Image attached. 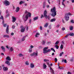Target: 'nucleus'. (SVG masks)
<instances>
[{"label": "nucleus", "mask_w": 74, "mask_h": 74, "mask_svg": "<svg viewBox=\"0 0 74 74\" xmlns=\"http://www.w3.org/2000/svg\"><path fill=\"white\" fill-rule=\"evenodd\" d=\"M69 15H71V14L70 13V12H69L68 13H66L65 14L64 18L66 21H68L69 20Z\"/></svg>", "instance_id": "obj_1"}, {"label": "nucleus", "mask_w": 74, "mask_h": 74, "mask_svg": "<svg viewBox=\"0 0 74 74\" xmlns=\"http://www.w3.org/2000/svg\"><path fill=\"white\" fill-rule=\"evenodd\" d=\"M47 49H48V47H45L44 48V49L43 50V53H47V52H51V49H48L47 50Z\"/></svg>", "instance_id": "obj_2"}, {"label": "nucleus", "mask_w": 74, "mask_h": 74, "mask_svg": "<svg viewBox=\"0 0 74 74\" xmlns=\"http://www.w3.org/2000/svg\"><path fill=\"white\" fill-rule=\"evenodd\" d=\"M44 17H45L46 19H47V18H48V19H49V17L47 16V10H45V11L44 12Z\"/></svg>", "instance_id": "obj_3"}, {"label": "nucleus", "mask_w": 74, "mask_h": 74, "mask_svg": "<svg viewBox=\"0 0 74 74\" xmlns=\"http://www.w3.org/2000/svg\"><path fill=\"white\" fill-rule=\"evenodd\" d=\"M4 3L5 5H10V2L6 0L4 1Z\"/></svg>", "instance_id": "obj_4"}, {"label": "nucleus", "mask_w": 74, "mask_h": 74, "mask_svg": "<svg viewBox=\"0 0 74 74\" xmlns=\"http://www.w3.org/2000/svg\"><path fill=\"white\" fill-rule=\"evenodd\" d=\"M52 12V14H51V16H53V17H55V16L56 15V11L54 12Z\"/></svg>", "instance_id": "obj_5"}, {"label": "nucleus", "mask_w": 74, "mask_h": 74, "mask_svg": "<svg viewBox=\"0 0 74 74\" xmlns=\"http://www.w3.org/2000/svg\"><path fill=\"white\" fill-rule=\"evenodd\" d=\"M56 7L55 6L53 8V9H51V11L53 12H56Z\"/></svg>", "instance_id": "obj_6"}, {"label": "nucleus", "mask_w": 74, "mask_h": 74, "mask_svg": "<svg viewBox=\"0 0 74 74\" xmlns=\"http://www.w3.org/2000/svg\"><path fill=\"white\" fill-rule=\"evenodd\" d=\"M38 55V53H35V52H34L33 53L31 54L30 55V56H37Z\"/></svg>", "instance_id": "obj_7"}, {"label": "nucleus", "mask_w": 74, "mask_h": 74, "mask_svg": "<svg viewBox=\"0 0 74 74\" xmlns=\"http://www.w3.org/2000/svg\"><path fill=\"white\" fill-rule=\"evenodd\" d=\"M9 31V25H8L6 27V32L7 33H8V32Z\"/></svg>", "instance_id": "obj_8"}, {"label": "nucleus", "mask_w": 74, "mask_h": 74, "mask_svg": "<svg viewBox=\"0 0 74 74\" xmlns=\"http://www.w3.org/2000/svg\"><path fill=\"white\" fill-rule=\"evenodd\" d=\"M6 59L7 60H8L9 61L11 60V58L9 56H8L6 57Z\"/></svg>", "instance_id": "obj_9"}, {"label": "nucleus", "mask_w": 74, "mask_h": 74, "mask_svg": "<svg viewBox=\"0 0 74 74\" xmlns=\"http://www.w3.org/2000/svg\"><path fill=\"white\" fill-rule=\"evenodd\" d=\"M27 36V35H26L25 36H23L21 39V41H24L25 40V38H26V36Z\"/></svg>", "instance_id": "obj_10"}, {"label": "nucleus", "mask_w": 74, "mask_h": 74, "mask_svg": "<svg viewBox=\"0 0 74 74\" xmlns=\"http://www.w3.org/2000/svg\"><path fill=\"white\" fill-rule=\"evenodd\" d=\"M46 4V2L45 1H44L43 3V8H45V7Z\"/></svg>", "instance_id": "obj_11"}, {"label": "nucleus", "mask_w": 74, "mask_h": 74, "mask_svg": "<svg viewBox=\"0 0 74 74\" xmlns=\"http://www.w3.org/2000/svg\"><path fill=\"white\" fill-rule=\"evenodd\" d=\"M5 64H8V66H10V63L8 61H6L5 62Z\"/></svg>", "instance_id": "obj_12"}, {"label": "nucleus", "mask_w": 74, "mask_h": 74, "mask_svg": "<svg viewBox=\"0 0 74 74\" xmlns=\"http://www.w3.org/2000/svg\"><path fill=\"white\" fill-rule=\"evenodd\" d=\"M3 38H5V37H7V38H9L10 37V36L9 35H4L3 36Z\"/></svg>", "instance_id": "obj_13"}, {"label": "nucleus", "mask_w": 74, "mask_h": 74, "mask_svg": "<svg viewBox=\"0 0 74 74\" xmlns=\"http://www.w3.org/2000/svg\"><path fill=\"white\" fill-rule=\"evenodd\" d=\"M2 51L3 52H5V48L3 46H1V47Z\"/></svg>", "instance_id": "obj_14"}, {"label": "nucleus", "mask_w": 74, "mask_h": 74, "mask_svg": "<svg viewBox=\"0 0 74 74\" xmlns=\"http://www.w3.org/2000/svg\"><path fill=\"white\" fill-rule=\"evenodd\" d=\"M14 50V49H13V48L12 47H11L10 49H9V52H12L13 51V50Z\"/></svg>", "instance_id": "obj_15"}, {"label": "nucleus", "mask_w": 74, "mask_h": 74, "mask_svg": "<svg viewBox=\"0 0 74 74\" xmlns=\"http://www.w3.org/2000/svg\"><path fill=\"white\" fill-rule=\"evenodd\" d=\"M50 69L51 72L52 73V74H54L55 73H54V71H53V70L52 69L51 67L50 68Z\"/></svg>", "instance_id": "obj_16"}, {"label": "nucleus", "mask_w": 74, "mask_h": 74, "mask_svg": "<svg viewBox=\"0 0 74 74\" xmlns=\"http://www.w3.org/2000/svg\"><path fill=\"white\" fill-rule=\"evenodd\" d=\"M30 66L31 68H34V65L33 63H31L30 64Z\"/></svg>", "instance_id": "obj_17"}, {"label": "nucleus", "mask_w": 74, "mask_h": 74, "mask_svg": "<svg viewBox=\"0 0 74 74\" xmlns=\"http://www.w3.org/2000/svg\"><path fill=\"white\" fill-rule=\"evenodd\" d=\"M55 21H56V19L52 18L50 20V22H55Z\"/></svg>", "instance_id": "obj_18"}, {"label": "nucleus", "mask_w": 74, "mask_h": 74, "mask_svg": "<svg viewBox=\"0 0 74 74\" xmlns=\"http://www.w3.org/2000/svg\"><path fill=\"white\" fill-rule=\"evenodd\" d=\"M70 30H73V27L72 26H70L69 27Z\"/></svg>", "instance_id": "obj_19"}, {"label": "nucleus", "mask_w": 74, "mask_h": 74, "mask_svg": "<svg viewBox=\"0 0 74 74\" xmlns=\"http://www.w3.org/2000/svg\"><path fill=\"white\" fill-rule=\"evenodd\" d=\"M25 28H23V29H21V31L22 33H23L25 32Z\"/></svg>", "instance_id": "obj_20"}, {"label": "nucleus", "mask_w": 74, "mask_h": 74, "mask_svg": "<svg viewBox=\"0 0 74 74\" xmlns=\"http://www.w3.org/2000/svg\"><path fill=\"white\" fill-rule=\"evenodd\" d=\"M16 18L14 17H13V19L12 20V22H15V21H16Z\"/></svg>", "instance_id": "obj_21"}, {"label": "nucleus", "mask_w": 74, "mask_h": 74, "mask_svg": "<svg viewBox=\"0 0 74 74\" xmlns=\"http://www.w3.org/2000/svg\"><path fill=\"white\" fill-rule=\"evenodd\" d=\"M3 70L4 71H7V70H8V68L6 67H3Z\"/></svg>", "instance_id": "obj_22"}, {"label": "nucleus", "mask_w": 74, "mask_h": 74, "mask_svg": "<svg viewBox=\"0 0 74 74\" xmlns=\"http://www.w3.org/2000/svg\"><path fill=\"white\" fill-rule=\"evenodd\" d=\"M48 23H46V24H45V25H44V27H48Z\"/></svg>", "instance_id": "obj_23"}, {"label": "nucleus", "mask_w": 74, "mask_h": 74, "mask_svg": "<svg viewBox=\"0 0 74 74\" xmlns=\"http://www.w3.org/2000/svg\"><path fill=\"white\" fill-rule=\"evenodd\" d=\"M38 19V16H36L34 17V21H36V20H37Z\"/></svg>", "instance_id": "obj_24"}, {"label": "nucleus", "mask_w": 74, "mask_h": 74, "mask_svg": "<svg viewBox=\"0 0 74 74\" xmlns=\"http://www.w3.org/2000/svg\"><path fill=\"white\" fill-rule=\"evenodd\" d=\"M69 34V36H74V34L73 33H70Z\"/></svg>", "instance_id": "obj_25"}, {"label": "nucleus", "mask_w": 74, "mask_h": 74, "mask_svg": "<svg viewBox=\"0 0 74 74\" xmlns=\"http://www.w3.org/2000/svg\"><path fill=\"white\" fill-rule=\"evenodd\" d=\"M0 19H2L3 20L2 24L3 25L4 24V20H3V16H1V17L0 18Z\"/></svg>", "instance_id": "obj_26"}, {"label": "nucleus", "mask_w": 74, "mask_h": 74, "mask_svg": "<svg viewBox=\"0 0 74 74\" xmlns=\"http://www.w3.org/2000/svg\"><path fill=\"white\" fill-rule=\"evenodd\" d=\"M19 7H17L16 8V12H18L19 11Z\"/></svg>", "instance_id": "obj_27"}, {"label": "nucleus", "mask_w": 74, "mask_h": 74, "mask_svg": "<svg viewBox=\"0 0 74 74\" xmlns=\"http://www.w3.org/2000/svg\"><path fill=\"white\" fill-rule=\"evenodd\" d=\"M43 66L44 69H46V68H47V65L45 64H43Z\"/></svg>", "instance_id": "obj_28"}, {"label": "nucleus", "mask_w": 74, "mask_h": 74, "mask_svg": "<svg viewBox=\"0 0 74 74\" xmlns=\"http://www.w3.org/2000/svg\"><path fill=\"white\" fill-rule=\"evenodd\" d=\"M64 62V63H67V60H62V62Z\"/></svg>", "instance_id": "obj_29"}, {"label": "nucleus", "mask_w": 74, "mask_h": 74, "mask_svg": "<svg viewBox=\"0 0 74 74\" xmlns=\"http://www.w3.org/2000/svg\"><path fill=\"white\" fill-rule=\"evenodd\" d=\"M28 18H29V16L28 14H27L25 16V19H28Z\"/></svg>", "instance_id": "obj_30"}, {"label": "nucleus", "mask_w": 74, "mask_h": 74, "mask_svg": "<svg viewBox=\"0 0 74 74\" xmlns=\"http://www.w3.org/2000/svg\"><path fill=\"white\" fill-rule=\"evenodd\" d=\"M58 68L59 69H60V70H61L62 69H64V68H63V67H62V66L60 67V66H59V67H58Z\"/></svg>", "instance_id": "obj_31"}, {"label": "nucleus", "mask_w": 74, "mask_h": 74, "mask_svg": "<svg viewBox=\"0 0 74 74\" xmlns=\"http://www.w3.org/2000/svg\"><path fill=\"white\" fill-rule=\"evenodd\" d=\"M39 35H40V34L36 33L35 35V37H38V36H39Z\"/></svg>", "instance_id": "obj_32"}, {"label": "nucleus", "mask_w": 74, "mask_h": 74, "mask_svg": "<svg viewBox=\"0 0 74 74\" xmlns=\"http://www.w3.org/2000/svg\"><path fill=\"white\" fill-rule=\"evenodd\" d=\"M51 51H53L54 52H55V50L53 48H51Z\"/></svg>", "instance_id": "obj_33"}, {"label": "nucleus", "mask_w": 74, "mask_h": 74, "mask_svg": "<svg viewBox=\"0 0 74 74\" xmlns=\"http://www.w3.org/2000/svg\"><path fill=\"white\" fill-rule=\"evenodd\" d=\"M18 56L19 57H21V56H23V55L22 54H19L18 55Z\"/></svg>", "instance_id": "obj_34"}, {"label": "nucleus", "mask_w": 74, "mask_h": 74, "mask_svg": "<svg viewBox=\"0 0 74 74\" xmlns=\"http://www.w3.org/2000/svg\"><path fill=\"white\" fill-rule=\"evenodd\" d=\"M29 52H32V48H30L29 49Z\"/></svg>", "instance_id": "obj_35"}, {"label": "nucleus", "mask_w": 74, "mask_h": 74, "mask_svg": "<svg viewBox=\"0 0 74 74\" xmlns=\"http://www.w3.org/2000/svg\"><path fill=\"white\" fill-rule=\"evenodd\" d=\"M3 27H6V26H7V24H3Z\"/></svg>", "instance_id": "obj_36"}, {"label": "nucleus", "mask_w": 74, "mask_h": 74, "mask_svg": "<svg viewBox=\"0 0 74 74\" xmlns=\"http://www.w3.org/2000/svg\"><path fill=\"white\" fill-rule=\"evenodd\" d=\"M28 15H29V17H31V16H32V14H31V13H30V12H28Z\"/></svg>", "instance_id": "obj_37"}, {"label": "nucleus", "mask_w": 74, "mask_h": 74, "mask_svg": "<svg viewBox=\"0 0 74 74\" xmlns=\"http://www.w3.org/2000/svg\"><path fill=\"white\" fill-rule=\"evenodd\" d=\"M64 53L63 52H62L61 53H60V56H62V54H63Z\"/></svg>", "instance_id": "obj_38"}, {"label": "nucleus", "mask_w": 74, "mask_h": 74, "mask_svg": "<svg viewBox=\"0 0 74 74\" xmlns=\"http://www.w3.org/2000/svg\"><path fill=\"white\" fill-rule=\"evenodd\" d=\"M60 48V49H63V45H61Z\"/></svg>", "instance_id": "obj_39"}, {"label": "nucleus", "mask_w": 74, "mask_h": 74, "mask_svg": "<svg viewBox=\"0 0 74 74\" xmlns=\"http://www.w3.org/2000/svg\"><path fill=\"white\" fill-rule=\"evenodd\" d=\"M55 47L56 48V49H59V46H58V45H55Z\"/></svg>", "instance_id": "obj_40"}, {"label": "nucleus", "mask_w": 74, "mask_h": 74, "mask_svg": "<svg viewBox=\"0 0 74 74\" xmlns=\"http://www.w3.org/2000/svg\"><path fill=\"white\" fill-rule=\"evenodd\" d=\"M25 64L26 65H29V63H28V61H26Z\"/></svg>", "instance_id": "obj_41"}, {"label": "nucleus", "mask_w": 74, "mask_h": 74, "mask_svg": "<svg viewBox=\"0 0 74 74\" xmlns=\"http://www.w3.org/2000/svg\"><path fill=\"white\" fill-rule=\"evenodd\" d=\"M58 44H59V41H57L55 43V45H58Z\"/></svg>", "instance_id": "obj_42"}, {"label": "nucleus", "mask_w": 74, "mask_h": 74, "mask_svg": "<svg viewBox=\"0 0 74 74\" xmlns=\"http://www.w3.org/2000/svg\"><path fill=\"white\" fill-rule=\"evenodd\" d=\"M42 44L43 45H44L45 44V41H43L42 42Z\"/></svg>", "instance_id": "obj_43"}, {"label": "nucleus", "mask_w": 74, "mask_h": 74, "mask_svg": "<svg viewBox=\"0 0 74 74\" xmlns=\"http://www.w3.org/2000/svg\"><path fill=\"white\" fill-rule=\"evenodd\" d=\"M56 62H57V61H58V59L56 58H55V59L54 60Z\"/></svg>", "instance_id": "obj_44"}, {"label": "nucleus", "mask_w": 74, "mask_h": 74, "mask_svg": "<svg viewBox=\"0 0 74 74\" xmlns=\"http://www.w3.org/2000/svg\"><path fill=\"white\" fill-rule=\"evenodd\" d=\"M71 23H74V21L73 20H71Z\"/></svg>", "instance_id": "obj_45"}, {"label": "nucleus", "mask_w": 74, "mask_h": 74, "mask_svg": "<svg viewBox=\"0 0 74 74\" xmlns=\"http://www.w3.org/2000/svg\"><path fill=\"white\" fill-rule=\"evenodd\" d=\"M19 4L20 5L22 4H23V1H20V2Z\"/></svg>", "instance_id": "obj_46"}, {"label": "nucleus", "mask_w": 74, "mask_h": 74, "mask_svg": "<svg viewBox=\"0 0 74 74\" xmlns=\"http://www.w3.org/2000/svg\"><path fill=\"white\" fill-rule=\"evenodd\" d=\"M40 29L41 30H42V26H40Z\"/></svg>", "instance_id": "obj_47"}, {"label": "nucleus", "mask_w": 74, "mask_h": 74, "mask_svg": "<svg viewBox=\"0 0 74 74\" xmlns=\"http://www.w3.org/2000/svg\"><path fill=\"white\" fill-rule=\"evenodd\" d=\"M9 15H10V14H8L7 15H6V18H7V17H8V16H9Z\"/></svg>", "instance_id": "obj_48"}, {"label": "nucleus", "mask_w": 74, "mask_h": 74, "mask_svg": "<svg viewBox=\"0 0 74 74\" xmlns=\"http://www.w3.org/2000/svg\"><path fill=\"white\" fill-rule=\"evenodd\" d=\"M43 17H44V16H43V15L42 14V16H40L41 19H42V18H43Z\"/></svg>", "instance_id": "obj_49"}, {"label": "nucleus", "mask_w": 74, "mask_h": 74, "mask_svg": "<svg viewBox=\"0 0 74 74\" xmlns=\"http://www.w3.org/2000/svg\"><path fill=\"white\" fill-rule=\"evenodd\" d=\"M69 34H67L65 37H69Z\"/></svg>", "instance_id": "obj_50"}, {"label": "nucleus", "mask_w": 74, "mask_h": 74, "mask_svg": "<svg viewBox=\"0 0 74 74\" xmlns=\"http://www.w3.org/2000/svg\"><path fill=\"white\" fill-rule=\"evenodd\" d=\"M31 22H32V20H31V19H30L29 20V23H30Z\"/></svg>", "instance_id": "obj_51"}, {"label": "nucleus", "mask_w": 74, "mask_h": 74, "mask_svg": "<svg viewBox=\"0 0 74 74\" xmlns=\"http://www.w3.org/2000/svg\"><path fill=\"white\" fill-rule=\"evenodd\" d=\"M12 27L13 29H15V26L12 25Z\"/></svg>", "instance_id": "obj_52"}, {"label": "nucleus", "mask_w": 74, "mask_h": 74, "mask_svg": "<svg viewBox=\"0 0 74 74\" xmlns=\"http://www.w3.org/2000/svg\"><path fill=\"white\" fill-rule=\"evenodd\" d=\"M74 60V59H73V58H72L71 59V62H72V61H73Z\"/></svg>", "instance_id": "obj_53"}, {"label": "nucleus", "mask_w": 74, "mask_h": 74, "mask_svg": "<svg viewBox=\"0 0 74 74\" xmlns=\"http://www.w3.org/2000/svg\"><path fill=\"white\" fill-rule=\"evenodd\" d=\"M62 30L63 31V30H65V28L64 27H63L62 28Z\"/></svg>", "instance_id": "obj_54"}, {"label": "nucleus", "mask_w": 74, "mask_h": 74, "mask_svg": "<svg viewBox=\"0 0 74 74\" xmlns=\"http://www.w3.org/2000/svg\"><path fill=\"white\" fill-rule=\"evenodd\" d=\"M62 5H64V6H65V5H64V2H62Z\"/></svg>", "instance_id": "obj_55"}, {"label": "nucleus", "mask_w": 74, "mask_h": 74, "mask_svg": "<svg viewBox=\"0 0 74 74\" xmlns=\"http://www.w3.org/2000/svg\"><path fill=\"white\" fill-rule=\"evenodd\" d=\"M6 48L7 49H8V50L9 49V48H8V46H6Z\"/></svg>", "instance_id": "obj_56"}, {"label": "nucleus", "mask_w": 74, "mask_h": 74, "mask_svg": "<svg viewBox=\"0 0 74 74\" xmlns=\"http://www.w3.org/2000/svg\"><path fill=\"white\" fill-rule=\"evenodd\" d=\"M62 22L63 23H64V20H63V19H62Z\"/></svg>", "instance_id": "obj_57"}, {"label": "nucleus", "mask_w": 74, "mask_h": 74, "mask_svg": "<svg viewBox=\"0 0 74 74\" xmlns=\"http://www.w3.org/2000/svg\"><path fill=\"white\" fill-rule=\"evenodd\" d=\"M52 56H53L55 55V53H52Z\"/></svg>", "instance_id": "obj_58"}, {"label": "nucleus", "mask_w": 74, "mask_h": 74, "mask_svg": "<svg viewBox=\"0 0 74 74\" xmlns=\"http://www.w3.org/2000/svg\"><path fill=\"white\" fill-rule=\"evenodd\" d=\"M25 13H26L27 14H28V12H27V11L26 10L25 11Z\"/></svg>", "instance_id": "obj_59"}, {"label": "nucleus", "mask_w": 74, "mask_h": 74, "mask_svg": "<svg viewBox=\"0 0 74 74\" xmlns=\"http://www.w3.org/2000/svg\"><path fill=\"white\" fill-rule=\"evenodd\" d=\"M46 7L47 8H49V5H47Z\"/></svg>", "instance_id": "obj_60"}, {"label": "nucleus", "mask_w": 74, "mask_h": 74, "mask_svg": "<svg viewBox=\"0 0 74 74\" xmlns=\"http://www.w3.org/2000/svg\"><path fill=\"white\" fill-rule=\"evenodd\" d=\"M68 74H71V73L70 72H68Z\"/></svg>", "instance_id": "obj_61"}, {"label": "nucleus", "mask_w": 74, "mask_h": 74, "mask_svg": "<svg viewBox=\"0 0 74 74\" xmlns=\"http://www.w3.org/2000/svg\"><path fill=\"white\" fill-rule=\"evenodd\" d=\"M44 62H47V59H45L44 60Z\"/></svg>", "instance_id": "obj_62"}, {"label": "nucleus", "mask_w": 74, "mask_h": 74, "mask_svg": "<svg viewBox=\"0 0 74 74\" xmlns=\"http://www.w3.org/2000/svg\"><path fill=\"white\" fill-rule=\"evenodd\" d=\"M20 28H21V29H23V26H21L20 27Z\"/></svg>", "instance_id": "obj_63"}, {"label": "nucleus", "mask_w": 74, "mask_h": 74, "mask_svg": "<svg viewBox=\"0 0 74 74\" xmlns=\"http://www.w3.org/2000/svg\"><path fill=\"white\" fill-rule=\"evenodd\" d=\"M71 1L72 3H74V0H72Z\"/></svg>", "instance_id": "obj_64"}]
</instances>
